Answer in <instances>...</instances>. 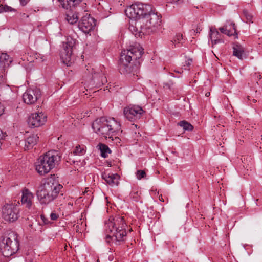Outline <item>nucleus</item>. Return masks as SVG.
Instances as JSON below:
<instances>
[{
  "label": "nucleus",
  "instance_id": "nucleus-1",
  "mask_svg": "<svg viewBox=\"0 0 262 262\" xmlns=\"http://www.w3.org/2000/svg\"><path fill=\"white\" fill-rule=\"evenodd\" d=\"M62 188L55 177H51L39 187L37 196L41 204H48L57 198Z\"/></svg>",
  "mask_w": 262,
  "mask_h": 262
},
{
  "label": "nucleus",
  "instance_id": "nucleus-2",
  "mask_svg": "<svg viewBox=\"0 0 262 262\" xmlns=\"http://www.w3.org/2000/svg\"><path fill=\"white\" fill-rule=\"evenodd\" d=\"M94 131L105 138H112L115 133L120 131L121 125L114 118L105 117L97 119L92 124Z\"/></svg>",
  "mask_w": 262,
  "mask_h": 262
},
{
  "label": "nucleus",
  "instance_id": "nucleus-3",
  "mask_svg": "<svg viewBox=\"0 0 262 262\" xmlns=\"http://www.w3.org/2000/svg\"><path fill=\"white\" fill-rule=\"evenodd\" d=\"M143 49L139 45H136L129 50L121 52L119 62V70L122 74H131L134 71L132 61L140 58L143 54Z\"/></svg>",
  "mask_w": 262,
  "mask_h": 262
},
{
  "label": "nucleus",
  "instance_id": "nucleus-4",
  "mask_svg": "<svg viewBox=\"0 0 262 262\" xmlns=\"http://www.w3.org/2000/svg\"><path fill=\"white\" fill-rule=\"evenodd\" d=\"M126 224L123 216L117 215L110 219L105 223V230L107 234L106 237L107 243H109L113 238L117 241H124L126 235Z\"/></svg>",
  "mask_w": 262,
  "mask_h": 262
},
{
  "label": "nucleus",
  "instance_id": "nucleus-5",
  "mask_svg": "<svg viewBox=\"0 0 262 262\" xmlns=\"http://www.w3.org/2000/svg\"><path fill=\"white\" fill-rule=\"evenodd\" d=\"M62 155L59 151L52 150L40 156L35 162V169L40 175H45L58 165Z\"/></svg>",
  "mask_w": 262,
  "mask_h": 262
},
{
  "label": "nucleus",
  "instance_id": "nucleus-6",
  "mask_svg": "<svg viewBox=\"0 0 262 262\" xmlns=\"http://www.w3.org/2000/svg\"><path fill=\"white\" fill-rule=\"evenodd\" d=\"M19 249L17 235L14 232H10L0 243V250L5 257H10L16 253Z\"/></svg>",
  "mask_w": 262,
  "mask_h": 262
},
{
  "label": "nucleus",
  "instance_id": "nucleus-7",
  "mask_svg": "<svg viewBox=\"0 0 262 262\" xmlns=\"http://www.w3.org/2000/svg\"><path fill=\"white\" fill-rule=\"evenodd\" d=\"M126 16H158L155 8L150 5L142 3L132 4L125 10Z\"/></svg>",
  "mask_w": 262,
  "mask_h": 262
},
{
  "label": "nucleus",
  "instance_id": "nucleus-8",
  "mask_svg": "<svg viewBox=\"0 0 262 262\" xmlns=\"http://www.w3.org/2000/svg\"><path fill=\"white\" fill-rule=\"evenodd\" d=\"M75 44V41L72 38H68L67 42L63 43L62 49L60 51V57L62 62L67 66H70L74 60L73 50Z\"/></svg>",
  "mask_w": 262,
  "mask_h": 262
},
{
  "label": "nucleus",
  "instance_id": "nucleus-9",
  "mask_svg": "<svg viewBox=\"0 0 262 262\" xmlns=\"http://www.w3.org/2000/svg\"><path fill=\"white\" fill-rule=\"evenodd\" d=\"M2 216L6 221L13 222L19 217V207L15 204H6L2 208Z\"/></svg>",
  "mask_w": 262,
  "mask_h": 262
},
{
  "label": "nucleus",
  "instance_id": "nucleus-10",
  "mask_svg": "<svg viewBox=\"0 0 262 262\" xmlns=\"http://www.w3.org/2000/svg\"><path fill=\"white\" fill-rule=\"evenodd\" d=\"M143 113L142 108L138 105L128 106L123 111L124 116L130 121H135L140 119Z\"/></svg>",
  "mask_w": 262,
  "mask_h": 262
},
{
  "label": "nucleus",
  "instance_id": "nucleus-11",
  "mask_svg": "<svg viewBox=\"0 0 262 262\" xmlns=\"http://www.w3.org/2000/svg\"><path fill=\"white\" fill-rule=\"evenodd\" d=\"M40 95V91L37 88L28 89L23 95V101L27 104H32L37 100Z\"/></svg>",
  "mask_w": 262,
  "mask_h": 262
},
{
  "label": "nucleus",
  "instance_id": "nucleus-12",
  "mask_svg": "<svg viewBox=\"0 0 262 262\" xmlns=\"http://www.w3.org/2000/svg\"><path fill=\"white\" fill-rule=\"evenodd\" d=\"M87 70L89 71V73H91L90 76L88 79H85V82L90 80V82L92 83V85H98L100 84H104L107 82V79L105 76H102V73L99 72H96L93 68L89 69L87 68Z\"/></svg>",
  "mask_w": 262,
  "mask_h": 262
},
{
  "label": "nucleus",
  "instance_id": "nucleus-13",
  "mask_svg": "<svg viewBox=\"0 0 262 262\" xmlns=\"http://www.w3.org/2000/svg\"><path fill=\"white\" fill-rule=\"evenodd\" d=\"M47 116L42 113H33L28 118V124L32 127H37L46 121Z\"/></svg>",
  "mask_w": 262,
  "mask_h": 262
},
{
  "label": "nucleus",
  "instance_id": "nucleus-14",
  "mask_svg": "<svg viewBox=\"0 0 262 262\" xmlns=\"http://www.w3.org/2000/svg\"><path fill=\"white\" fill-rule=\"evenodd\" d=\"M95 25L94 17H81L78 23V27L83 32L88 33Z\"/></svg>",
  "mask_w": 262,
  "mask_h": 262
},
{
  "label": "nucleus",
  "instance_id": "nucleus-15",
  "mask_svg": "<svg viewBox=\"0 0 262 262\" xmlns=\"http://www.w3.org/2000/svg\"><path fill=\"white\" fill-rule=\"evenodd\" d=\"M21 204L28 209L31 208L32 206L34 198V194L29 190L26 188L23 189L21 191Z\"/></svg>",
  "mask_w": 262,
  "mask_h": 262
},
{
  "label": "nucleus",
  "instance_id": "nucleus-16",
  "mask_svg": "<svg viewBox=\"0 0 262 262\" xmlns=\"http://www.w3.org/2000/svg\"><path fill=\"white\" fill-rule=\"evenodd\" d=\"M101 177L107 184L111 186H117L119 183L120 176L117 173L103 172L101 174Z\"/></svg>",
  "mask_w": 262,
  "mask_h": 262
},
{
  "label": "nucleus",
  "instance_id": "nucleus-17",
  "mask_svg": "<svg viewBox=\"0 0 262 262\" xmlns=\"http://www.w3.org/2000/svg\"><path fill=\"white\" fill-rule=\"evenodd\" d=\"M209 36L212 46L217 43H224V40L222 39L223 36L215 28H210Z\"/></svg>",
  "mask_w": 262,
  "mask_h": 262
},
{
  "label": "nucleus",
  "instance_id": "nucleus-18",
  "mask_svg": "<svg viewBox=\"0 0 262 262\" xmlns=\"http://www.w3.org/2000/svg\"><path fill=\"white\" fill-rule=\"evenodd\" d=\"M38 138L36 134H32L27 138L25 140V150H29L32 148L36 144Z\"/></svg>",
  "mask_w": 262,
  "mask_h": 262
},
{
  "label": "nucleus",
  "instance_id": "nucleus-19",
  "mask_svg": "<svg viewBox=\"0 0 262 262\" xmlns=\"http://www.w3.org/2000/svg\"><path fill=\"white\" fill-rule=\"evenodd\" d=\"M12 62V58L6 53H1L0 54L1 67L5 68L8 67Z\"/></svg>",
  "mask_w": 262,
  "mask_h": 262
},
{
  "label": "nucleus",
  "instance_id": "nucleus-20",
  "mask_svg": "<svg viewBox=\"0 0 262 262\" xmlns=\"http://www.w3.org/2000/svg\"><path fill=\"white\" fill-rule=\"evenodd\" d=\"M83 0H58L60 5L66 9H69L71 5L73 7L78 5Z\"/></svg>",
  "mask_w": 262,
  "mask_h": 262
},
{
  "label": "nucleus",
  "instance_id": "nucleus-21",
  "mask_svg": "<svg viewBox=\"0 0 262 262\" xmlns=\"http://www.w3.org/2000/svg\"><path fill=\"white\" fill-rule=\"evenodd\" d=\"M161 17H150L148 23L147 24L148 28H151L152 31H155L156 28L161 26L162 20Z\"/></svg>",
  "mask_w": 262,
  "mask_h": 262
},
{
  "label": "nucleus",
  "instance_id": "nucleus-22",
  "mask_svg": "<svg viewBox=\"0 0 262 262\" xmlns=\"http://www.w3.org/2000/svg\"><path fill=\"white\" fill-rule=\"evenodd\" d=\"M233 55L239 59H243L244 57V48L240 45H236L233 47Z\"/></svg>",
  "mask_w": 262,
  "mask_h": 262
},
{
  "label": "nucleus",
  "instance_id": "nucleus-23",
  "mask_svg": "<svg viewBox=\"0 0 262 262\" xmlns=\"http://www.w3.org/2000/svg\"><path fill=\"white\" fill-rule=\"evenodd\" d=\"M85 151L84 146H81L78 145L76 146L74 150L71 152L69 156H81L84 154Z\"/></svg>",
  "mask_w": 262,
  "mask_h": 262
},
{
  "label": "nucleus",
  "instance_id": "nucleus-24",
  "mask_svg": "<svg viewBox=\"0 0 262 262\" xmlns=\"http://www.w3.org/2000/svg\"><path fill=\"white\" fill-rule=\"evenodd\" d=\"M98 146L101 151V155L103 158H106L107 156V154L111 152L108 147L104 144H99Z\"/></svg>",
  "mask_w": 262,
  "mask_h": 262
},
{
  "label": "nucleus",
  "instance_id": "nucleus-25",
  "mask_svg": "<svg viewBox=\"0 0 262 262\" xmlns=\"http://www.w3.org/2000/svg\"><path fill=\"white\" fill-rule=\"evenodd\" d=\"M178 125L182 127L185 131H191L193 128V126L190 123L185 120L179 122Z\"/></svg>",
  "mask_w": 262,
  "mask_h": 262
},
{
  "label": "nucleus",
  "instance_id": "nucleus-26",
  "mask_svg": "<svg viewBox=\"0 0 262 262\" xmlns=\"http://www.w3.org/2000/svg\"><path fill=\"white\" fill-rule=\"evenodd\" d=\"M220 31L221 33L227 35L228 36H231L232 35H235L236 38L237 37V34L235 33V31H234V33L231 32V31L228 30L227 29V26H224L223 27H221L219 28Z\"/></svg>",
  "mask_w": 262,
  "mask_h": 262
},
{
  "label": "nucleus",
  "instance_id": "nucleus-27",
  "mask_svg": "<svg viewBox=\"0 0 262 262\" xmlns=\"http://www.w3.org/2000/svg\"><path fill=\"white\" fill-rule=\"evenodd\" d=\"M183 39V35L181 34H177L172 40L173 44L182 43V40Z\"/></svg>",
  "mask_w": 262,
  "mask_h": 262
},
{
  "label": "nucleus",
  "instance_id": "nucleus-28",
  "mask_svg": "<svg viewBox=\"0 0 262 262\" xmlns=\"http://www.w3.org/2000/svg\"><path fill=\"white\" fill-rule=\"evenodd\" d=\"M146 172L144 170H138L136 172V177L137 179L141 180L142 178H144L146 177Z\"/></svg>",
  "mask_w": 262,
  "mask_h": 262
},
{
  "label": "nucleus",
  "instance_id": "nucleus-29",
  "mask_svg": "<svg viewBox=\"0 0 262 262\" xmlns=\"http://www.w3.org/2000/svg\"><path fill=\"white\" fill-rule=\"evenodd\" d=\"M1 11L4 12H15L16 10L12 7L5 5L3 7V8L1 9Z\"/></svg>",
  "mask_w": 262,
  "mask_h": 262
},
{
  "label": "nucleus",
  "instance_id": "nucleus-30",
  "mask_svg": "<svg viewBox=\"0 0 262 262\" xmlns=\"http://www.w3.org/2000/svg\"><path fill=\"white\" fill-rule=\"evenodd\" d=\"M65 19L71 25L75 24L78 20V17H66Z\"/></svg>",
  "mask_w": 262,
  "mask_h": 262
},
{
  "label": "nucleus",
  "instance_id": "nucleus-31",
  "mask_svg": "<svg viewBox=\"0 0 262 262\" xmlns=\"http://www.w3.org/2000/svg\"><path fill=\"white\" fill-rule=\"evenodd\" d=\"M6 136H7L6 133L4 132L2 130H1L0 129V149H1V146L2 145L3 142L5 140Z\"/></svg>",
  "mask_w": 262,
  "mask_h": 262
},
{
  "label": "nucleus",
  "instance_id": "nucleus-32",
  "mask_svg": "<svg viewBox=\"0 0 262 262\" xmlns=\"http://www.w3.org/2000/svg\"><path fill=\"white\" fill-rule=\"evenodd\" d=\"M130 196L135 201L139 200V194L138 191H132L130 193Z\"/></svg>",
  "mask_w": 262,
  "mask_h": 262
},
{
  "label": "nucleus",
  "instance_id": "nucleus-33",
  "mask_svg": "<svg viewBox=\"0 0 262 262\" xmlns=\"http://www.w3.org/2000/svg\"><path fill=\"white\" fill-rule=\"evenodd\" d=\"M174 86V83L172 81H169L167 82L164 83V88L165 89H169L170 90L173 89Z\"/></svg>",
  "mask_w": 262,
  "mask_h": 262
},
{
  "label": "nucleus",
  "instance_id": "nucleus-34",
  "mask_svg": "<svg viewBox=\"0 0 262 262\" xmlns=\"http://www.w3.org/2000/svg\"><path fill=\"white\" fill-rule=\"evenodd\" d=\"M192 62V60L191 59H188L186 60L185 64L183 66V69L185 70H188V68L191 66Z\"/></svg>",
  "mask_w": 262,
  "mask_h": 262
},
{
  "label": "nucleus",
  "instance_id": "nucleus-35",
  "mask_svg": "<svg viewBox=\"0 0 262 262\" xmlns=\"http://www.w3.org/2000/svg\"><path fill=\"white\" fill-rule=\"evenodd\" d=\"M5 69H4V72H2V73H0V86L1 85H4L5 82V77L4 76Z\"/></svg>",
  "mask_w": 262,
  "mask_h": 262
},
{
  "label": "nucleus",
  "instance_id": "nucleus-36",
  "mask_svg": "<svg viewBox=\"0 0 262 262\" xmlns=\"http://www.w3.org/2000/svg\"><path fill=\"white\" fill-rule=\"evenodd\" d=\"M50 218L53 221H55L58 218V215L55 212H52L50 214Z\"/></svg>",
  "mask_w": 262,
  "mask_h": 262
},
{
  "label": "nucleus",
  "instance_id": "nucleus-37",
  "mask_svg": "<svg viewBox=\"0 0 262 262\" xmlns=\"http://www.w3.org/2000/svg\"><path fill=\"white\" fill-rule=\"evenodd\" d=\"M40 218L45 224H48L50 223L48 219L46 218L43 214L40 215Z\"/></svg>",
  "mask_w": 262,
  "mask_h": 262
},
{
  "label": "nucleus",
  "instance_id": "nucleus-38",
  "mask_svg": "<svg viewBox=\"0 0 262 262\" xmlns=\"http://www.w3.org/2000/svg\"><path fill=\"white\" fill-rule=\"evenodd\" d=\"M244 16H252V14L247 9H244L243 11Z\"/></svg>",
  "mask_w": 262,
  "mask_h": 262
},
{
  "label": "nucleus",
  "instance_id": "nucleus-39",
  "mask_svg": "<svg viewBox=\"0 0 262 262\" xmlns=\"http://www.w3.org/2000/svg\"><path fill=\"white\" fill-rule=\"evenodd\" d=\"M253 17H243V19H242V21L244 22H245L246 23H248L249 22L253 23V20H252Z\"/></svg>",
  "mask_w": 262,
  "mask_h": 262
},
{
  "label": "nucleus",
  "instance_id": "nucleus-40",
  "mask_svg": "<svg viewBox=\"0 0 262 262\" xmlns=\"http://www.w3.org/2000/svg\"><path fill=\"white\" fill-rule=\"evenodd\" d=\"M4 105L0 102V116L3 114L4 112Z\"/></svg>",
  "mask_w": 262,
  "mask_h": 262
},
{
  "label": "nucleus",
  "instance_id": "nucleus-41",
  "mask_svg": "<svg viewBox=\"0 0 262 262\" xmlns=\"http://www.w3.org/2000/svg\"><path fill=\"white\" fill-rule=\"evenodd\" d=\"M20 4L22 6H25L28 2L29 1V0H19Z\"/></svg>",
  "mask_w": 262,
  "mask_h": 262
},
{
  "label": "nucleus",
  "instance_id": "nucleus-42",
  "mask_svg": "<svg viewBox=\"0 0 262 262\" xmlns=\"http://www.w3.org/2000/svg\"><path fill=\"white\" fill-rule=\"evenodd\" d=\"M112 140H115L116 143L117 144L120 142L121 140L118 138L116 137L115 139H113V137L111 138Z\"/></svg>",
  "mask_w": 262,
  "mask_h": 262
},
{
  "label": "nucleus",
  "instance_id": "nucleus-43",
  "mask_svg": "<svg viewBox=\"0 0 262 262\" xmlns=\"http://www.w3.org/2000/svg\"><path fill=\"white\" fill-rule=\"evenodd\" d=\"M159 200L160 201H161V202H164V199H163V196H162V194H161V195H160L159 196Z\"/></svg>",
  "mask_w": 262,
  "mask_h": 262
},
{
  "label": "nucleus",
  "instance_id": "nucleus-44",
  "mask_svg": "<svg viewBox=\"0 0 262 262\" xmlns=\"http://www.w3.org/2000/svg\"><path fill=\"white\" fill-rule=\"evenodd\" d=\"M129 28L131 31L132 30V29H133V30H135V28L133 25H130Z\"/></svg>",
  "mask_w": 262,
  "mask_h": 262
},
{
  "label": "nucleus",
  "instance_id": "nucleus-45",
  "mask_svg": "<svg viewBox=\"0 0 262 262\" xmlns=\"http://www.w3.org/2000/svg\"><path fill=\"white\" fill-rule=\"evenodd\" d=\"M210 92H207V93H206V94H205V96H206V97H208V96H210Z\"/></svg>",
  "mask_w": 262,
  "mask_h": 262
},
{
  "label": "nucleus",
  "instance_id": "nucleus-46",
  "mask_svg": "<svg viewBox=\"0 0 262 262\" xmlns=\"http://www.w3.org/2000/svg\"><path fill=\"white\" fill-rule=\"evenodd\" d=\"M130 18H134V20H136V19H135V18H136L137 17H130ZM131 20H132V21H133V19H131Z\"/></svg>",
  "mask_w": 262,
  "mask_h": 262
},
{
  "label": "nucleus",
  "instance_id": "nucleus-47",
  "mask_svg": "<svg viewBox=\"0 0 262 262\" xmlns=\"http://www.w3.org/2000/svg\"><path fill=\"white\" fill-rule=\"evenodd\" d=\"M253 102H254V103L256 102V100L253 99Z\"/></svg>",
  "mask_w": 262,
  "mask_h": 262
}]
</instances>
